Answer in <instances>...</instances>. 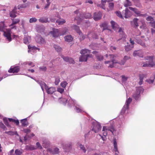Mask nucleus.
I'll return each instance as SVG.
<instances>
[{
    "instance_id": "48",
    "label": "nucleus",
    "mask_w": 155,
    "mask_h": 155,
    "mask_svg": "<svg viewBox=\"0 0 155 155\" xmlns=\"http://www.w3.org/2000/svg\"><path fill=\"white\" fill-rule=\"evenodd\" d=\"M111 1H112V0H104V1H103V0H101V4L102 5H103V6H102V8L103 9H105V8L104 7V4L106 3V2H109Z\"/></svg>"
},
{
    "instance_id": "15",
    "label": "nucleus",
    "mask_w": 155,
    "mask_h": 155,
    "mask_svg": "<svg viewBox=\"0 0 155 155\" xmlns=\"http://www.w3.org/2000/svg\"><path fill=\"white\" fill-rule=\"evenodd\" d=\"M102 16L101 13L100 12H97L94 13V19L95 21L100 19Z\"/></svg>"
},
{
    "instance_id": "52",
    "label": "nucleus",
    "mask_w": 155,
    "mask_h": 155,
    "mask_svg": "<svg viewBox=\"0 0 155 155\" xmlns=\"http://www.w3.org/2000/svg\"><path fill=\"white\" fill-rule=\"evenodd\" d=\"M79 148L80 150L83 151L84 153H85L86 150L84 145H82V144H80L79 145Z\"/></svg>"
},
{
    "instance_id": "28",
    "label": "nucleus",
    "mask_w": 155,
    "mask_h": 155,
    "mask_svg": "<svg viewBox=\"0 0 155 155\" xmlns=\"http://www.w3.org/2000/svg\"><path fill=\"white\" fill-rule=\"evenodd\" d=\"M76 104H77V103L75 101L72 100L71 98H70L68 100V105L69 106L72 105H75Z\"/></svg>"
},
{
    "instance_id": "17",
    "label": "nucleus",
    "mask_w": 155,
    "mask_h": 155,
    "mask_svg": "<svg viewBox=\"0 0 155 155\" xmlns=\"http://www.w3.org/2000/svg\"><path fill=\"white\" fill-rule=\"evenodd\" d=\"M109 56L110 57V58L112 60V64H110L109 67L111 68H112L114 67V64L118 63V62H117V61L115 60V58L116 57V56L111 54L109 55Z\"/></svg>"
},
{
    "instance_id": "57",
    "label": "nucleus",
    "mask_w": 155,
    "mask_h": 155,
    "mask_svg": "<svg viewBox=\"0 0 155 155\" xmlns=\"http://www.w3.org/2000/svg\"><path fill=\"white\" fill-rule=\"evenodd\" d=\"M117 15L119 17L123 18V16L121 13V12L119 11H117L115 12Z\"/></svg>"
},
{
    "instance_id": "42",
    "label": "nucleus",
    "mask_w": 155,
    "mask_h": 155,
    "mask_svg": "<svg viewBox=\"0 0 155 155\" xmlns=\"http://www.w3.org/2000/svg\"><path fill=\"white\" fill-rule=\"evenodd\" d=\"M12 23L10 25V26H13V25H15L18 23L20 21V19H12Z\"/></svg>"
},
{
    "instance_id": "12",
    "label": "nucleus",
    "mask_w": 155,
    "mask_h": 155,
    "mask_svg": "<svg viewBox=\"0 0 155 155\" xmlns=\"http://www.w3.org/2000/svg\"><path fill=\"white\" fill-rule=\"evenodd\" d=\"M133 55L134 57L142 58L143 57V52L141 50H135L133 52Z\"/></svg>"
},
{
    "instance_id": "38",
    "label": "nucleus",
    "mask_w": 155,
    "mask_h": 155,
    "mask_svg": "<svg viewBox=\"0 0 155 155\" xmlns=\"http://www.w3.org/2000/svg\"><path fill=\"white\" fill-rule=\"evenodd\" d=\"M24 152L23 150L22 149H16L15 151V153L16 155H21Z\"/></svg>"
},
{
    "instance_id": "24",
    "label": "nucleus",
    "mask_w": 155,
    "mask_h": 155,
    "mask_svg": "<svg viewBox=\"0 0 155 155\" xmlns=\"http://www.w3.org/2000/svg\"><path fill=\"white\" fill-rule=\"evenodd\" d=\"M134 48V46L129 44L128 43H127V45L125 46V49L126 51H128Z\"/></svg>"
},
{
    "instance_id": "26",
    "label": "nucleus",
    "mask_w": 155,
    "mask_h": 155,
    "mask_svg": "<svg viewBox=\"0 0 155 155\" xmlns=\"http://www.w3.org/2000/svg\"><path fill=\"white\" fill-rule=\"evenodd\" d=\"M21 64L25 65L28 64L31 67H34L35 66V64L32 62L30 61L23 62L21 63Z\"/></svg>"
},
{
    "instance_id": "11",
    "label": "nucleus",
    "mask_w": 155,
    "mask_h": 155,
    "mask_svg": "<svg viewBox=\"0 0 155 155\" xmlns=\"http://www.w3.org/2000/svg\"><path fill=\"white\" fill-rule=\"evenodd\" d=\"M50 33L54 37H57L60 35L61 33L58 29L53 28V31L50 32Z\"/></svg>"
},
{
    "instance_id": "45",
    "label": "nucleus",
    "mask_w": 155,
    "mask_h": 155,
    "mask_svg": "<svg viewBox=\"0 0 155 155\" xmlns=\"http://www.w3.org/2000/svg\"><path fill=\"white\" fill-rule=\"evenodd\" d=\"M54 47L55 49V50L58 52H60L61 51V48L57 45H54Z\"/></svg>"
},
{
    "instance_id": "22",
    "label": "nucleus",
    "mask_w": 155,
    "mask_h": 155,
    "mask_svg": "<svg viewBox=\"0 0 155 155\" xmlns=\"http://www.w3.org/2000/svg\"><path fill=\"white\" fill-rule=\"evenodd\" d=\"M75 107V110L77 112H81L83 111L82 107L77 104L74 105Z\"/></svg>"
},
{
    "instance_id": "47",
    "label": "nucleus",
    "mask_w": 155,
    "mask_h": 155,
    "mask_svg": "<svg viewBox=\"0 0 155 155\" xmlns=\"http://www.w3.org/2000/svg\"><path fill=\"white\" fill-rule=\"evenodd\" d=\"M8 120L10 122H13L15 123L17 125L19 124V122L18 120H15L14 119H12V118H8Z\"/></svg>"
},
{
    "instance_id": "46",
    "label": "nucleus",
    "mask_w": 155,
    "mask_h": 155,
    "mask_svg": "<svg viewBox=\"0 0 155 155\" xmlns=\"http://www.w3.org/2000/svg\"><path fill=\"white\" fill-rule=\"evenodd\" d=\"M114 7V3L113 2H110L109 4V7L110 10L107 9V11H109L110 10H112L113 9Z\"/></svg>"
},
{
    "instance_id": "4",
    "label": "nucleus",
    "mask_w": 155,
    "mask_h": 155,
    "mask_svg": "<svg viewBox=\"0 0 155 155\" xmlns=\"http://www.w3.org/2000/svg\"><path fill=\"white\" fill-rule=\"evenodd\" d=\"M143 89L141 87L137 88L135 92L133 94V97L136 100H138L140 98V94L143 92Z\"/></svg>"
},
{
    "instance_id": "59",
    "label": "nucleus",
    "mask_w": 155,
    "mask_h": 155,
    "mask_svg": "<svg viewBox=\"0 0 155 155\" xmlns=\"http://www.w3.org/2000/svg\"><path fill=\"white\" fill-rule=\"evenodd\" d=\"M36 147H36L37 148H38L40 149H41L42 148V147L40 143L39 142L37 143L36 144Z\"/></svg>"
},
{
    "instance_id": "13",
    "label": "nucleus",
    "mask_w": 155,
    "mask_h": 155,
    "mask_svg": "<svg viewBox=\"0 0 155 155\" xmlns=\"http://www.w3.org/2000/svg\"><path fill=\"white\" fill-rule=\"evenodd\" d=\"M47 151L52 154H57L59 153V149L57 147L48 148L47 149Z\"/></svg>"
},
{
    "instance_id": "20",
    "label": "nucleus",
    "mask_w": 155,
    "mask_h": 155,
    "mask_svg": "<svg viewBox=\"0 0 155 155\" xmlns=\"http://www.w3.org/2000/svg\"><path fill=\"white\" fill-rule=\"evenodd\" d=\"M123 13H124L125 17L128 18L131 16L132 15L131 12L129 11L127 8L123 11Z\"/></svg>"
},
{
    "instance_id": "3",
    "label": "nucleus",
    "mask_w": 155,
    "mask_h": 155,
    "mask_svg": "<svg viewBox=\"0 0 155 155\" xmlns=\"http://www.w3.org/2000/svg\"><path fill=\"white\" fill-rule=\"evenodd\" d=\"M111 26L113 28L115 31H117L118 30V32H119L120 35V36L122 38H125V35L124 34V32L122 28H119L118 25L113 21H111L110 22Z\"/></svg>"
},
{
    "instance_id": "14",
    "label": "nucleus",
    "mask_w": 155,
    "mask_h": 155,
    "mask_svg": "<svg viewBox=\"0 0 155 155\" xmlns=\"http://www.w3.org/2000/svg\"><path fill=\"white\" fill-rule=\"evenodd\" d=\"M129 8L131 10L133 11L134 13L136 14V16H141L144 15H142L141 14V12L139 11L137 8H133L132 7H129Z\"/></svg>"
},
{
    "instance_id": "44",
    "label": "nucleus",
    "mask_w": 155,
    "mask_h": 155,
    "mask_svg": "<svg viewBox=\"0 0 155 155\" xmlns=\"http://www.w3.org/2000/svg\"><path fill=\"white\" fill-rule=\"evenodd\" d=\"M28 5H29V4L28 3H25V4H24L21 5H18V9H20L21 8H26Z\"/></svg>"
},
{
    "instance_id": "32",
    "label": "nucleus",
    "mask_w": 155,
    "mask_h": 155,
    "mask_svg": "<svg viewBox=\"0 0 155 155\" xmlns=\"http://www.w3.org/2000/svg\"><path fill=\"white\" fill-rule=\"evenodd\" d=\"M39 21L41 23H47L49 22L48 21V18L47 17H42L40 18Z\"/></svg>"
},
{
    "instance_id": "6",
    "label": "nucleus",
    "mask_w": 155,
    "mask_h": 155,
    "mask_svg": "<svg viewBox=\"0 0 155 155\" xmlns=\"http://www.w3.org/2000/svg\"><path fill=\"white\" fill-rule=\"evenodd\" d=\"M101 126L100 123L98 122H95L93 123L92 130L95 133H97L101 130Z\"/></svg>"
},
{
    "instance_id": "58",
    "label": "nucleus",
    "mask_w": 155,
    "mask_h": 155,
    "mask_svg": "<svg viewBox=\"0 0 155 155\" xmlns=\"http://www.w3.org/2000/svg\"><path fill=\"white\" fill-rule=\"evenodd\" d=\"M89 34H88V36L86 35H82L80 37V39L81 40H83L85 38H86L87 37H89Z\"/></svg>"
},
{
    "instance_id": "18",
    "label": "nucleus",
    "mask_w": 155,
    "mask_h": 155,
    "mask_svg": "<svg viewBox=\"0 0 155 155\" xmlns=\"http://www.w3.org/2000/svg\"><path fill=\"white\" fill-rule=\"evenodd\" d=\"M91 54H89L82 55L79 58V61H87L88 57H91Z\"/></svg>"
},
{
    "instance_id": "41",
    "label": "nucleus",
    "mask_w": 155,
    "mask_h": 155,
    "mask_svg": "<svg viewBox=\"0 0 155 155\" xmlns=\"http://www.w3.org/2000/svg\"><path fill=\"white\" fill-rule=\"evenodd\" d=\"M137 42L138 44H140L143 48H146L147 47V46L145 44V43L143 41L141 40H138Z\"/></svg>"
},
{
    "instance_id": "2",
    "label": "nucleus",
    "mask_w": 155,
    "mask_h": 155,
    "mask_svg": "<svg viewBox=\"0 0 155 155\" xmlns=\"http://www.w3.org/2000/svg\"><path fill=\"white\" fill-rule=\"evenodd\" d=\"M2 25H0V31H3V35L4 37L6 38V39L9 42L10 41L12 40L11 35V30L6 29L5 30H4V24L3 23H2Z\"/></svg>"
},
{
    "instance_id": "43",
    "label": "nucleus",
    "mask_w": 155,
    "mask_h": 155,
    "mask_svg": "<svg viewBox=\"0 0 155 155\" xmlns=\"http://www.w3.org/2000/svg\"><path fill=\"white\" fill-rule=\"evenodd\" d=\"M68 29L67 28H64L62 31L60 35H63L67 34V33L68 32Z\"/></svg>"
},
{
    "instance_id": "61",
    "label": "nucleus",
    "mask_w": 155,
    "mask_h": 155,
    "mask_svg": "<svg viewBox=\"0 0 155 155\" xmlns=\"http://www.w3.org/2000/svg\"><path fill=\"white\" fill-rule=\"evenodd\" d=\"M0 127L2 128L4 130H5L6 127L4 124L0 122Z\"/></svg>"
},
{
    "instance_id": "60",
    "label": "nucleus",
    "mask_w": 155,
    "mask_h": 155,
    "mask_svg": "<svg viewBox=\"0 0 155 155\" xmlns=\"http://www.w3.org/2000/svg\"><path fill=\"white\" fill-rule=\"evenodd\" d=\"M46 0V2H47V3L46 5L45 6V8H48L50 4V2H49V0Z\"/></svg>"
},
{
    "instance_id": "30",
    "label": "nucleus",
    "mask_w": 155,
    "mask_h": 155,
    "mask_svg": "<svg viewBox=\"0 0 155 155\" xmlns=\"http://www.w3.org/2000/svg\"><path fill=\"white\" fill-rule=\"evenodd\" d=\"M28 48L29 50L28 51V52H29L30 51H31L32 50H38V51H39L40 49L39 48H37L35 46L28 45Z\"/></svg>"
},
{
    "instance_id": "8",
    "label": "nucleus",
    "mask_w": 155,
    "mask_h": 155,
    "mask_svg": "<svg viewBox=\"0 0 155 155\" xmlns=\"http://www.w3.org/2000/svg\"><path fill=\"white\" fill-rule=\"evenodd\" d=\"M132 99L130 97L127 100L126 102L125 105H124L122 109L121 113L123 114L125 112L126 109H127L129 108V104L132 101Z\"/></svg>"
},
{
    "instance_id": "7",
    "label": "nucleus",
    "mask_w": 155,
    "mask_h": 155,
    "mask_svg": "<svg viewBox=\"0 0 155 155\" xmlns=\"http://www.w3.org/2000/svg\"><path fill=\"white\" fill-rule=\"evenodd\" d=\"M80 17H79L78 18L76 17L75 18V20H78V21L77 22V24L78 25H79L80 24V22H79V21L81 20V18L84 17L86 18H92L91 15L89 13H87L84 15L83 14H80Z\"/></svg>"
},
{
    "instance_id": "40",
    "label": "nucleus",
    "mask_w": 155,
    "mask_h": 155,
    "mask_svg": "<svg viewBox=\"0 0 155 155\" xmlns=\"http://www.w3.org/2000/svg\"><path fill=\"white\" fill-rule=\"evenodd\" d=\"M124 6L127 7L132 5L131 2L129 0H126L124 3Z\"/></svg>"
},
{
    "instance_id": "36",
    "label": "nucleus",
    "mask_w": 155,
    "mask_h": 155,
    "mask_svg": "<svg viewBox=\"0 0 155 155\" xmlns=\"http://www.w3.org/2000/svg\"><path fill=\"white\" fill-rule=\"evenodd\" d=\"M16 8H15L13 10H12L11 12H10V16L12 18H15L16 17Z\"/></svg>"
},
{
    "instance_id": "62",
    "label": "nucleus",
    "mask_w": 155,
    "mask_h": 155,
    "mask_svg": "<svg viewBox=\"0 0 155 155\" xmlns=\"http://www.w3.org/2000/svg\"><path fill=\"white\" fill-rule=\"evenodd\" d=\"M23 131L25 133L28 134L30 133L31 131L29 129H25L23 130Z\"/></svg>"
},
{
    "instance_id": "55",
    "label": "nucleus",
    "mask_w": 155,
    "mask_h": 155,
    "mask_svg": "<svg viewBox=\"0 0 155 155\" xmlns=\"http://www.w3.org/2000/svg\"><path fill=\"white\" fill-rule=\"evenodd\" d=\"M67 84H68V83H67V82H66L64 81L62 82L61 83V85L63 87L65 88L66 87Z\"/></svg>"
},
{
    "instance_id": "19",
    "label": "nucleus",
    "mask_w": 155,
    "mask_h": 155,
    "mask_svg": "<svg viewBox=\"0 0 155 155\" xmlns=\"http://www.w3.org/2000/svg\"><path fill=\"white\" fill-rule=\"evenodd\" d=\"M139 22L140 21L137 18H135L131 21V23L134 27L137 28L139 26Z\"/></svg>"
},
{
    "instance_id": "5",
    "label": "nucleus",
    "mask_w": 155,
    "mask_h": 155,
    "mask_svg": "<svg viewBox=\"0 0 155 155\" xmlns=\"http://www.w3.org/2000/svg\"><path fill=\"white\" fill-rule=\"evenodd\" d=\"M147 59L149 61H147V63L143 64V67H155V61H153V57H148Z\"/></svg>"
},
{
    "instance_id": "51",
    "label": "nucleus",
    "mask_w": 155,
    "mask_h": 155,
    "mask_svg": "<svg viewBox=\"0 0 155 155\" xmlns=\"http://www.w3.org/2000/svg\"><path fill=\"white\" fill-rule=\"evenodd\" d=\"M60 82V78L58 77H57L55 78V84L56 85H57Z\"/></svg>"
},
{
    "instance_id": "37",
    "label": "nucleus",
    "mask_w": 155,
    "mask_h": 155,
    "mask_svg": "<svg viewBox=\"0 0 155 155\" xmlns=\"http://www.w3.org/2000/svg\"><path fill=\"white\" fill-rule=\"evenodd\" d=\"M64 39L65 40L68 42H71L73 40V38L71 35H67L65 37Z\"/></svg>"
},
{
    "instance_id": "53",
    "label": "nucleus",
    "mask_w": 155,
    "mask_h": 155,
    "mask_svg": "<svg viewBox=\"0 0 155 155\" xmlns=\"http://www.w3.org/2000/svg\"><path fill=\"white\" fill-rule=\"evenodd\" d=\"M37 20V19L35 17H33L31 18L29 20V22L30 23H32L36 22Z\"/></svg>"
},
{
    "instance_id": "29",
    "label": "nucleus",
    "mask_w": 155,
    "mask_h": 155,
    "mask_svg": "<svg viewBox=\"0 0 155 155\" xmlns=\"http://www.w3.org/2000/svg\"><path fill=\"white\" fill-rule=\"evenodd\" d=\"M90 51L88 49H85L81 51L80 53L82 54V55H86V54H88L90 53Z\"/></svg>"
},
{
    "instance_id": "16",
    "label": "nucleus",
    "mask_w": 155,
    "mask_h": 155,
    "mask_svg": "<svg viewBox=\"0 0 155 155\" xmlns=\"http://www.w3.org/2000/svg\"><path fill=\"white\" fill-rule=\"evenodd\" d=\"M92 53L95 55L98 61H101L103 59V56L102 55L100 54L98 52L96 51H94L92 52Z\"/></svg>"
},
{
    "instance_id": "64",
    "label": "nucleus",
    "mask_w": 155,
    "mask_h": 155,
    "mask_svg": "<svg viewBox=\"0 0 155 155\" xmlns=\"http://www.w3.org/2000/svg\"><path fill=\"white\" fill-rule=\"evenodd\" d=\"M29 148L31 150H35V149H37V148H36V147H34L33 146L31 145L29 146Z\"/></svg>"
},
{
    "instance_id": "10",
    "label": "nucleus",
    "mask_w": 155,
    "mask_h": 155,
    "mask_svg": "<svg viewBox=\"0 0 155 155\" xmlns=\"http://www.w3.org/2000/svg\"><path fill=\"white\" fill-rule=\"evenodd\" d=\"M35 40L36 42L39 44H43L45 43V39L39 35L36 36L35 38Z\"/></svg>"
},
{
    "instance_id": "39",
    "label": "nucleus",
    "mask_w": 155,
    "mask_h": 155,
    "mask_svg": "<svg viewBox=\"0 0 155 155\" xmlns=\"http://www.w3.org/2000/svg\"><path fill=\"white\" fill-rule=\"evenodd\" d=\"M140 21L142 24V25L140 26V28L143 29H145L146 25L144 21L143 20H141Z\"/></svg>"
},
{
    "instance_id": "25",
    "label": "nucleus",
    "mask_w": 155,
    "mask_h": 155,
    "mask_svg": "<svg viewBox=\"0 0 155 155\" xmlns=\"http://www.w3.org/2000/svg\"><path fill=\"white\" fill-rule=\"evenodd\" d=\"M31 37L29 36L25 37L24 39V42L26 44H28L31 41Z\"/></svg>"
},
{
    "instance_id": "9",
    "label": "nucleus",
    "mask_w": 155,
    "mask_h": 155,
    "mask_svg": "<svg viewBox=\"0 0 155 155\" xmlns=\"http://www.w3.org/2000/svg\"><path fill=\"white\" fill-rule=\"evenodd\" d=\"M20 67L18 66H12L8 70V72L10 73H17L20 70Z\"/></svg>"
},
{
    "instance_id": "54",
    "label": "nucleus",
    "mask_w": 155,
    "mask_h": 155,
    "mask_svg": "<svg viewBox=\"0 0 155 155\" xmlns=\"http://www.w3.org/2000/svg\"><path fill=\"white\" fill-rule=\"evenodd\" d=\"M47 68L45 66H43L41 67H40L39 68V70L41 71H46Z\"/></svg>"
},
{
    "instance_id": "23",
    "label": "nucleus",
    "mask_w": 155,
    "mask_h": 155,
    "mask_svg": "<svg viewBox=\"0 0 155 155\" xmlns=\"http://www.w3.org/2000/svg\"><path fill=\"white\" fill-rule=\"evenodd\" d=\"M62 57L64 61L68 62L70 63H74V61L72 58H69L67 57Z\"/></svg>"
},
{
    "instance_id": "27",
    "label": "nucleus",
    "mask_w": 155,
    "mask_h": 155,
    "mask_svg": "<svg viewBox=\"0 0 155 155\" xmlns=\"http://www.w3.org/2000/svg\"><path fill=\"white\" fill-rule=\"evenodd\" d=\"M43 146L46 148L49 147L50 145V143L49 141L47 140H44L43 142Z\"/></svg>"
},
{
    "instance_id": "1",
    "label": "nucleus",
    "mask_w": 155,
    "mask_h": 155,
    "mask_svg": "<svg viewBox=\"0 0 155 155\" xmlns=\"http://www.w3.org/2000/svg\"><path fill=\"white\" fill-rule=\"evenodd\" d=\"M39 84L41 86L42 90L44 91V89H45L48 94H52L56 91V89L55 87H49L44 82H39Z\"/></svg>"
},
{
    "instance_id": "56",
    "label": "nucleus",
    "mask_w": 155,
    "mask_h": 155,
    "mask_svg": "<svg viewBox=\"0 0 155 155\" xmlns=\"http://www.w3.org/2000/svg\"><path fill=\"white\" fill-rule=\"evenodd\" d=\"M146 20L147 21H151V22L154 21L153 18L151 16H148Z\"/></svg>"
},
{
    "instance_id": "33",
    "label": "nucleus",
    "mask_w": 155,
    "mask_h": 155,
    "mask_svg": "<svg viewBox=\"0 0 155 155\" xmlns=\"http://www.w3.org/2000/svg\"><path fill=\"white\" fill-rule=\"evenodd\" d=\"M114 151L116 152L115 153V154L116 155H117L118 153L119 152H118V151L117 142L115 140H114Z\"/></svg>"
},
{
    "instance_id": "49",
    "label": "nucleus",
    "mask_w": 155,
    "mask_h": 155,
    "mask_svg": "<svg viewBox=\"0 0 155 155\" xmlns=\"http://www.w3.org/2000/svg\"><path fill=\"white\" fill-rule=\"evenodd\" d=\"M122 81L123 82H125L127 80L128 77L124 75L121 76Z\"/></svg>"
},
{
    "instance_id": "21",
    "label": "nucleus",
    "mask_w": 155,
    "mask_h": 155,
    "mask_svg": "<svg viewBox=\"0 0 155 155\" xmlns=\"http://www.w3.org/2000/svg\"><path fill=\"white\" fill-rule=\"evenodd\" d=\"M102 130L104 132H107V131H109L111 132L113 134V132L114 131V129L112 126L109 127L104 126L103 127Z\"/></svg>"
},
{
    "instance_id": "34",
    "label": "nucleus",
    "mask_w": 155,
    "mask_h": 155,
    "mask_svg": "<svg viewBox=\"0 0 155 155\" xmlns=\"http://www.w3.org/2000/svg\"><path fill=\"white\" fill-rule=\"evenodd\" d=\"M72 28L73 29L75 30L79 35L81 33V32L80 31L79 28L78 26L74 25L72 26Z\"/></svg>"
},
{
    "instance_id": "63",
    "label": "nucleus",
    "mask_w": 155,
    "mask_h": 155,
    "mask_svg": "<svg viewBox=\"0 0 155 155\" xmlns=\"http://www.w3.org/2000/svg\"><path fill=\"white\" fill-rule=\"evenodd\" d=\"M57 91L61 93H62L64 92V89L61 88H58Z\"/></svg>"
},
{
    "instance_id": "50",
    "label": "nucleus",
    "mask_w": 155,
    "mask_h": 155,
    "mask_svg": "<svg viewBox=\"0 0 155 155\" xmlns=\"http://www.w3.org/2000/svg\"><path fill=\"white\" fill-rule=\"evenodd\" d=\"M3 121L4 124L8 127H9L10 125H9L8 122V119L7 118H5L3 119Z\"/></svg>"
},
{
    "instance_id": "31",
    "label": "nucleus",
    "mask_w": 155,
    "mask_h": 155,
    "mask_svg": "<svg viewBox=\"0 0 155 155\" xmlns=\"http://www.w3.org/2000/svg\"><path fill=\"white\" fill-rule=\"evenodd\" d=\"M56 22L59 25H63L66 22L65 20L63 19L60 18L56 21Z\"/></svg>"
},
{
    "instance_id": "35",
    "label": "nucleus",
    "mask_w": 155,
    "mask_h": 155,
    "mask_svg": "<svg viewBox=\"0 0 155 155\" xmlns=\"http://www.w3.org/2000/svg\"><path fill=\"white\" fill-rule=\"evenodd\" d=\"M22 123V126L23 127H26L28 125V122L26 119H25L21 120V121Z\"/></svg>"
}]
</instances>
